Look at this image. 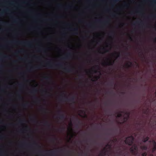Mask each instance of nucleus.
I'll return each instance as SVG.
<instances>
[{
    "label": "nucleus",
    "mask_w": 156,
    "mask_h": 156,
    "mask_svg": "<svg viewBox=\"0 0 156 156\" xmlns=\"http://www.w3.org/2000/svg\"><path fill=\"white\" fill-rule=\"evenodd\" d=\"M60 96L62 98L60 100L61 101H67L68 102H72L74 104L75 103V97L74 96H73L71 98H68L66 95L64 93H62L60 95Z\"/></svg>",
    "instance_id": "obj_1"
},
{
    "label": "nucleus",
    "mask_w": 156,
    "mask_h": 156,
    "mask_svg": "<svg viewBox=\"0 0 156 156\" xmlns=\"http://www.w3.org/2000/svg\"><path fill=\"white\" fill-rule=\"evenodd\" d=\"M10 43L17 44L21 45H24L26 46L30 47L31 46V42L27 41H13L9 42Z\"/></svg>",
    "instance_id": "obj_2"
},
{
    "label": "nucleus",
    "mask_w": 156,
    "mask_h": 156,
    "mask_svg": "<svg viewBox=\"0 0 156 156\" xmlns=\"http://www.w3.org/2000/svg\"><path fill=\"white\" fill-rule=\"evenodd\" d=\"M134 137L133 136L131 135L126 138L125 142L126 144L129 146H131L133 143Z\"/></svg>",
    "instance_id": "obj_3"
},
{
    "label": "nucleus",
    "mask_w": 156,
    "mask_h": 156,
    "mask_svg": "<svg viewBox=\"0 0 156 156\" xmlns=\"http://www.w3.org/2000/svg\"><path fill=\"white\" fill-rule=\"evenodd\" d=\"M45 66L49 68H53L55 66H57L62 68V63H57L55 65H54L53 64H51L50 62H48L46 64Z\"/></svg>",
    "instance_id": "obj_4"
},
{
    "label": "nucleus",
    "mask_w": 156,
    "mask_h": 156,
    "mask_svg": "<svg viewBox=\"0 0 156 156\" xmlns=\"http://www.w3.org/2000/svg\"><path fill=\"white\" fill-rule=\"evenodd\" d=\"M58 118L61 120H64L66 119L65 116L63 113V111L61 110H59L58 112Z\"/></svg>",
    "instance_id": "obj_5"
},
{
    "label": "nucleus",
    "mask_w": 156,
    "mask_h": 156,
    "mask_svg": "<svg viewBox=\"0 0 156 156\" xmlns=\"http://www.w3.org/2000/svg\"><path fill=\"white\" fill-rule=\"evenodd\" d=\"M63 69L65 71L67 72L71 73L73 71L74 68L72 67H68L64 68Z\"/></svg>",
    "instance_id": "obj_6"
},
{
    "label": "nucleus",
    "mask_w": 156,
    "mask_h": 156,
    "mask_svg": "<svg viewBox=\"0 0 156 156\" xmlns=\"http://www.w3.org/2000/svg\"><path fill=\"white\" fill-rule=\"evenodd\" d=\"M57 152V151H49L48 153H46L47 155H49L51 156H55V153Z\"/></svg>",
    "instance_id": "obj_7"
},
{
    "label": "nucleus",
    "mask_w": 156,
    "mask_h": 156,
    "mask_svg": "<svg viewBox=\"0 0 156 156\" xmlns=\"http://www.w3.org/2000/svg\"><path fill=\"white\" fill-rule=\"evenodd\" d=\"M44 125V126H46L48 128H50L51 127V124L48 121H45L43 122Z\"/></svg>",
    "instance_id": "obj_8"
},
{
    "label": "nucleus",
    "mask_w": 156,
    "mask_h": 156,
    "mask_svg": "<svg viewBox=\"0 0 156 156\" xmlns=\"http://www.w3.org/2000/svg\"><path fill=\"white\" fill-rule=\"evenodd\" d=\"M114 62V61H109L108 62H104L103 63V65H108V66H112Z\"/></svg>",
    "instance_id": "obj_9"
},
{
    "label": "nucleus",
    "mask_w": 156,
    "mask_h": 156,
    "mask_svg": "<svg viewBox=\"0 0 156 156\" xmlns=\"http://www.w3.org/2000/svg\"><path fill=\"white\" fill-rule=\"evenodd\" d=\"M30 120L33 122L36 123L37 124H38L39 122L36 120V118L35 116L31 117L30 118Z\"/></svg>",
    "instance_id": "obj_10"
},
{
    "label": "nucleus",
    "mask_w": 156,
    "mask_h": 156,
    "mask_svg": "<svg viewBox=\"0 0 156 156\" xmlns=\"http://www.w3.org/2000/svg\"><path fill=\"white\" fill-rule=\"evenodd\" d=\"M71 54L70 53H69L66 55V56L63 57L62 59L63 60L67 59L69 58L71 56Z\"/></svg>",
    "instance_id": "obj_11"
},
{
    "label": "nucleus",
    "mask_w": 156,
    "mask_h": 156,
    "mask_svg": "<svg viewBox=\"0 0 156 156\" xmlns=\"http://www.w3.org/2000/svg\"><path fill=\"white\" fill-rule=\"evenodd\" d=\"M125 114L128 115V117L124 118V122H126L129 117L130 113L129 112H126Z\"/></svg>",
    "instance_id": "obj_12"
},
{
    "label": "nucleus",
    "mask_w": 156,
    "mask_h": 156,
    "mask_svg": "<svg viewBox=\"0 0 156 156\" xmlns=\"http://www.w3.org/2000/svg\"><path fill=\"white\" fill-rule=\"evenodd\" d=\"M37 90L36 88H34L30 92V93L33 94H35L37 92Z\"/></svg>",
    "instance_id": "obj_13"
},
{
    "label": "nucleus",
    "mask_w": 156,
    "mask_h": 156,
    "mask_svg": "<svg viewBox=\"0 0 156 156\" xmlns=\"http://www.w3.org/2000/svg\"><path fill=\"white\" fill-rule=\"evenodd\" d=\"M72 31L74 32V34L76 35L78 34L77 32L78 31V28H74L72 29Z\"/></svg>",
    "instance_id": "obj_14"
},
{
    "label": "nucleus",
    "mask_w": 156,
    "mask_h": 156,
    "mask_svg": "<svg viewBox=\"0 0 156 156\" xmlns=\"http://www.w3.org/2000/svg\"><path fill=\"white\" fill-rule=\"evenodd\" d=\"M44 92L45 94L47 96H50L51 95V94L48 92L47 90H42V92Z\"/></svg>",
    "instance_id": "obj_15"
},
{
    "label": "nucleus",
    "mask_w": 156,
    "mask_h": 156,
    "mask_svg": "<svg viewBox=\"0 0 156 156\" xmlns=\"http://www.w3.org/2000/svg\"><path fill=\"white\" fill-rule=\"evenodd\" d=\"M34 97L35 100V102L37 103H40V100L37 98L35 95H34Z\"/></svg>",
    "instance_id": "obj_16"
},
{
    "label": "nucleus",
    "mask_w": 156,
    "mask_h": 156,
    "mask_svg": "<svg viewBox=\"0 0 156 156\" xmlns=\"http://www.w3.org/2000/svg\"><path fill=\"white\" fill-rule=\"evenodd\" d=\"M40 66H37L34 67H30V69L29 70H28V71H31L35 68L38 69L40 68Z\"/></svg>",
    "instance_id": "obj_17"
},
{
    "label": "nucleus",
    "mask_w": 156,
    "mask_h": 156,
    "mask_svg": "<svg viewBox=\"0 0 156 156\" xmlns=\"http://www.w3.org/2000/svg\"><path fill=\"white\" fill-rule=\"evenodd\" d=\"M132 65V63L131 62H129L128 63H127L126 64V66L127 67H130Z\"/></svg>",
    "instance_id": "obj_18"
},
{
    "label": "nucleus",
    "mask_w": 156,
    "mask_h": 156,
    "mask_svg": "<svg viewBox=\"0 0 156 156\" xmlns=\"http://www.w3.org/2000/svg\"><path fill=\"white\" fill-rule=\"evenodd\" d=\"M149 137L148 136H147L145 137H144L143 141V142H146L147 141H148L149 140Z\"/></svg>",
    "instance_id": "obj_19"
},
{
    "label": "nucleus",
    "mask_w": 156,
    "mask_h": 156,
    "mask_svg": "<svg viewBox=\"0 0 156 156\" xmlns=\"http://www.w3.org/2000/svg\"><path fill=\"white\" fill-rule=\"evenodd\" d=\"M47 110H48V109L46 108H45L42 107L41 108V110L42 112H44L45 113H46L47 111Z\"/></svg>",
    "instance_id": "obj_20"
},
{
    "label": "nucleus",
    "mask_w": 156,
    "mask_h": 156,
    "mask_svg": "<svg viewBox=\"0 0 156 156\" xmlns=\"http://www.w3.org/2000/svg\"><path fill=\"white\" fill-rule=\"evenodd\" d=\"M132 147H133V149L135 151H137L138 147L137 146L136 144H134Z\"/></svg>",
    "instance_id": "obj_21"
},
{
    "label": "nucleus",
    "mask_w": 156,
    "mask_h": 156,
    "mask_svg": "<svg viewBox=\"0 0 156 156\" xmlns=\"http://www.w3.org/2000/svg\"><path fill=\"white\" fill-rule=\"evenodd\" d=\"M44 79L47 81H50L51 80V78L49 76H46V77H44Z\"/></svg>",
    "instance_id": "obj_22"
},
{
    "label": "nucleus",
    "mask_w": 156,
    "mask_h": 156,
    "mask_svg": "<svg viewBox=\"0 0 156 156\" xmlns=\"http://www.w3.org/2000/svg\"><path fill=\"white\" fill-rule=\"evenodd\" d=\"M9 11V10L8 9H4L3 10V12L0 14V17L2 16L3 15V13L4 12H8Z\"/></svg>",
    "instance_id": "obj_23"
},
{
    "label": "nucleus",
    "mask_w": 156,
    "mask_h": 156,
    "mask_svg": "<svg viewBox=\"0 0 156 156\" xmlns=\"http://www.w3.org/2000/svg\"><path fill=\"white\" fill-rule=\"evenodd\" d=\"M130 152L132 154H134L135 153V151L133 148V147H131L130 148Z\"/></svg>",
    "instance_id": "obj_24"
},
{
    "label": "nucleus",
    "mask_w": 156,
    "mask_h": 156,
    "mask_svg": "<svg viewBox=\"0 0 156 156\" xmlns=\"http://www.w3.org/2000/svg\"><path fill=\"white\" fill-rule=\"evenodd\" d=\"M33 144H34L37 147L39 148L40 149L41 148V147L37 143H36L35 142H34L33 143Z\"/></svg>",
    "instance_id": "obj_25"
},
{
    "label": "nucleus",
    "mask_w": 156,
    "mask_h": 156,
    "mask_svg": "<svg viewBox=\"0 0 156 156\" xmlns=\"http://www.w3.org/2000/svg\"><path fill=\"white\" fill-rule=\"evenodd\" d=\"M123 113V112L122 111L120 112L119 113H118L117 115V117L118 118H120L122 116V113Z\"/></svg>",
    "instance_id": "obj_26"
},
{
    "label": "nucleus",
    "mask_w": 156,
    "mask_h": 156,
    "mask_svg": "<svg viewBox=\"0 0 156 156\" xmlns=\"http://www.w3.org/2000/svg\"><path fill=\"white\" fill-rule=\"evenodd\" d=\"M142 149L144 150H147V147L146 146H142L140 147Z\"/></svg>",
    "instance_id": "obj_27"
},
{
    "label": "nucleus",
    "mask_w": 156,
    "mask_h": 156,
    "mask_svg": "<svg viewBox=\"0 0 156 156\" xmlns=\"http://www.w3.org/2000/svg\"><path fill=\"white\" fill-rule=\"evenodd\" d=\"M106 148H104V150L102 151V153L100 154V155L102 156L103 153V154H105L106 152Z\"/></svg>",
    "instance_id": "obj_28"
},
{
    "label": "nucleus",
    "mask_w": 156,
    "mask_h": 156,
    "mask_svg": "<svg viewBox=\"0 0 156 156\" xmlns=\"http://www.w3.org/2000/svg\"><path fill=\"white\" fill-rule=\"evenodd\" d=\"M29 105V103L28 102H27L26 103L23 104L22 106L24 107H28Z\"/></svg>",
    "instance_id": "obj_29"
},
{
    "label": "nucleus",
    "mask_w": 156,
    "mask_h": 156,
    "mask_svg": "<svg viewBox=\"0 0 156 156\" xmlns=\"http://www.w3.org/2000/svg\"><path fill=\"white\" fill-rule=\"evenodd\" d=\"M99 78V77L95 76V79L92 78L91 79V80L93 82H94L97 80Z\"/></svg>",
    "instance_id": "obj_30"
},
{
    "label": "nucleus",
    "mask_w": 156,
    "mask_h": 156,
    "mask_svg": "<svg viewBox=\"0 0 156 156\" xmlns=\"http://www.w3.org/2000/svg\"><path fill=\"white\" fill-rule=\"evenodd\" d=\"M1 24H2V25H8V24L7 23H6L5 22H2L1 23H0V25Z\"/></svg>",
    "instance_id": "obj_31"
},
{
    "label": "nucleus",
    "mask_w": 156,
    "mask_h": 156,
    "mask_svg": "<svg viewBox=\"0 0 156 156\" xmlns=\"http://www.w3.org/2000/svg\"><path fill=\"white\" fill-rule=\"evenodd\" d=\"M115 32L114 31H112L109 34V35H113L115 34Z\"/></svg>",
    "instance_id": "obj_32"
},
{
    "label": "nucleus",
    "mask_w": 156,
    "mask_h": 156,
    "mask_svg": "<svg viewBox=\"0 0 156 156\" xmlns=\"http://www.w3.org/2000/svg\"><path fill=\"white\" fill-rule=\"evenodd\" d=\"M115 55H116L117 56V57H119L120 56V53L119 52L118 53H115Z\"/></svg>",
    "instance_id": "obj_33"
},
{
    "label": "nucleus",
    "mask_w": 156,
    "mask_h": 156,
    "mask_svg": "<svg viewBox=\"0 0 156 156\" xmlns=\"http://www.w3.org/2000/svg\"><path fill=\"white\" fill-rule=\"evenodd\" d=\"M147 153L146 152H144L142 154V156H147Z\"/></svg>",
    "instance_id": "obj_34"
},
{
    "label": "nucleus",
    "mask_w": 156,
    "mask_h": 156,
    "mask_svg": "<svg viewBox=\"0 0 156 156\" xmlns=\"http://www.w3.org/2000/svg\"><path fill=\"white\" fill-rule=\"evenodd\" d=\"M18 85L19 87L21 88L23 86V85L22 83H18Z\"/></svg>",
    "instance_id": "obj_35"
},
{
    "label": "nucleus",
    "mask_w": 156,
    "mask_h": 156,
    "mask_svg": "<svg viewBox=\"0 0 156 156\" xmlns=\"http://www.w3.org/2000/svg\"><path fill=\"white\" fill-rule=\"evenodd\" d=\"M57 6L59 8H60L62 6V4H58Z\"/></svg>",
    "instance_id": "obj_36"
},
{
    "label": "nucleus",
    "mask_w": 156,
    "mask_h": 156,
    "mask_svg": "<svg viewBox=\"0 0 156 156\" xmlns=\"http://www.w3.org/2000/svg\"><path fill=\"white\" fill-rule=\"evenodd\" d=\"M65 129V127H62L60 128V130L61 131H62L63 130H64Z\"/></svg>",
    "instance_id": "obj_37"
},
{
    "label": "nucleus",
    "mask_w": 156,
    "mask_h": 156,
    "mask_svg": "<svg viewBox=\"0 0 156 156\" xmlns=\"http://www.w3.org/2000/svg\"><path fill=\"white\" fill-rule=\"evenodd\" d=\"M77 120L78 121V122L79 124H81V122L79 119H77Z\"/></svg>",
    "instance_id": "obj_38"
},
{
    "label": "nucleus",
    "mask_w": 156,
    "mask_h": 156,
    "mask_svg": "<svg viewBox=\"0 0 156 156\" xmlns=\"http://www.w3.org/2000/svg\"><path fill=\"white\" fill-rule=\"evenodd\" d=\"M18 19H14V23H17V22L18 21Z\"/></svg>",
    "instance_id": "obj_39"
},
{
    "label": "nucleus",
    "mask_w": 156,
    "mask_h": 156,
    "mask_svg": "<svg viewBox=\"0 0 156 156\" xmlns=\"http://www.w3.org/2000/svg\"><path fill=\"white\" fill-rule=\"evenodd\" d=\"M102 49L105 51V52H108V50L106 49L105 48H103Z\"/></svg>",
    "instance_id": "obj_40"
},
{
    "label": "nucleus",
    "mask_w": 156,
    "mask_h": 156,
    "mask_svg": "<svg viewBox=\"0 0 156 156\" xmlns=\"http://www.w3.org/2000/svg\"><path fill=\"white\" fill-rule=\"evenodd\" d=\"M154 150H156V145H154V147L153 149V151Z\"/></svg>",
    "instance_id": "obj_41"
},
{
    "label": "nucleus",
    "mask_w": 156,
    "mask_h": 156,
    "mask_svg": "<svg viewBox=\"0 0 156 156\" xmlns=\"http://www.w3.org/2000/svg\"><path fill=\"white\" fill-rule=\"evenodd\" d=\"M103 23L105 24H107L108 23V21L107 20H106L105 21H104V22H103Z\"/></svg>",
    "instance_id": "obj_42"
},
{
    "label": "nucleus",
    "mask_w": 156,
    "mask_h": 156,
    "mask_svg": "<svg viewBox=\"0 0 156 156\" xmlns=\"http://www.w3.org/2000/svg\"><path fill=\"white\" fill-rule=\"evenodd\" d=\"M3 57L4 58H9V56L5 55V56H4Z\"/></svg>",
    "instance_id": "obj_43"
},
{
    "label": "nucleus",
    "mask_w": 156,
    "mask_h": 156,
    "mask_svg": "<svg viewBox=\"0 0 156 156\" xmlns=\"http://www.w3.org/2000/svg\"><path fill=\"white\" fill-rule=\"evenodd\" d=\"M72 6L70 5H69L67 6V9H70L72 7Z\"/></svg>",
    "instance_id": "obj_44"
},
{
    "label": "nucleus",
    "mask_w": 156,
    "mask_h": 156,
    "mask_svg": "<svg viewBox=\"0 0 156 156\" xmlns=\"http://www.w3.org/2000/svg\"><path fill=\"white\" fill-rule=\"evenodd\" d=\"M18 97L20 99H21L22 98L20 94H18Z\"/></svg>",
    "instance_id": "obj_45"
},
{
    "label": "nucleus",
    "mask_w": 156,
    "mask_h": 156,
    "mask_svg": "<svg viewBox=\"0 0 156 156\" xmlns=\"http://www.w3.org/2000/svg\"><path fill=\"white\" fill-rule=\"evenodd\" d=\"M23 121H24V120H20L19 121V123H22L23 122Z\"/></svg>",
    "instance_id": "obj_46"
},
{
    "label": "nucleus",
    "mask_w": 156,
    "mask_h": 156,
    "mask_svg": "<svg viewBox=\"0 0 156 156\" xmlns=\"http://www.w3.org/2000/svg\"><path fill=\"white\" fill-rule=\"evenodd\" d=\"M23 50H21L19 51H18V53H22V52H23Z\"/></svg>",
    "instance_id": "obj_47"
},
{
    "label": "nucleus",
    "mask_w": 156,
    "mask_h": 156,
    "mask_svg": "<svg viewBox=\"0 0 156 156\" xmlns=\"http://www.w3.org/2000/svg\"><path fill=\"white\" fill-rule=\"evenodd\" d=\"M119 1V0H112V1L114 3L117 2Z\"/></svg>",
    "instance_id": "obj_48"
},
{
    "label": "nucleus",
    "mask_w": 156,
    "mask_h": 156,
    "mask_svg": "<svg viewBox=\"0 0 156 156\" xmlns=\"http://www.w3.org/2000/svg\"><path fill=\"white\" fill-rule=\"evenodd\" d=\"M19 59L21 60H24V59L23 58L20 57L19 58Z\"/></svg>",
    "instance_id": "obj_49"
},
{
    "label": "nucleus",
    "mask_w": 156,
    "mask_h": 156,
    "mask_svg": "<svg viewBox=\"0 0 156 156\" xmlns=\"http://www.w3.org/2000/svg\"><path fill=\"white\" fill-rule=\"evenodd\" d=\"M150 16L151 18H154L155 17V16L154 15H151Z\"/></svg>",
    "instance_id": "obj_50"
},
{
    "label": "nucleus",
    "mask_w": 156,
    "mask_h": 156,
    "mask_svg": "<svg viewBox=\"0 0 156 156\" xmlns=\"http://www.w3.org/2000/svg\"><path fill=\"white\" fill-rule=\"evenodd\" d=\"M128 6V4H125V5H124L125 7H127Z\"/></svg>",
    "instance_id": "obj_51"
},
{
    "label": "nucleus",
    "mask_w": 156,
    "mask_h": 156,
    "mask_svg": "<svg viewBox=\"0 0 156 156\" xmlns=\"http://www.w3.org/2000/svg\"><path fill=\"white\" fill-rule=\"evenodd\" d=\"M153 143L154 145H156V142H155V141H153Z\"/></svg>",
    "instance_id": "obj_52"
},
{
    "label": "nucleus",
    "mask_w": 156,
    "mask_h": 156,
    "mask_svg": "<svg viewBox=\"0 0 156 156\" xmlns=\"http://www.w3.org/2000/svg\"><path fill=\"white\" fill-rule=\"evenodd\" d=\"M56 138H53L52 139V141H55V140H56Z\"/></svg>",
    "instance_id": "obj_53"
},
{
    "label": "nucleus",
    "mask_w": 156,
    "mask_h": 156,
    "mask_svg": "<svg viewBox=\"0 0 156 156\" xmlns=\"http://www.w3.org/2000/svg\"><path fill=\"white\" fill-rule=\"evenodd\" d=\"M154 41L155 43L156 44V37H155L154 40Z\"/></svg>",
    "instance_id": "obj_54"
},
{
    "label": "nucleus",
    "mask_w": 156,
    "mask_h": 156,
    "mask_svg": "<svg viewBox=\"0 0 156 156\" xmlns=\"http://www.w3.org/2000/svg\"><path fill=\"white\" fill-rule=\"evenodd\" d=\"M113 83H110V85L111 86H112L113 85Z\"/></svg>",
    "instance_id": "obj_55"
},
{
    "label": "nucleus",
    "mask_w": 156,
    "mask_h": 156,
    "mask_svg": "<svg viewBox=\"0 0 156 156\" xmlns=\"http://www.w3.org/2000/svg\"><path fill=\"white\" fill-rule=\"evenodd\" d=\"M13 62L14 63H16L17 62V61L16 60H14V61H13Z\"/></svg>",
    "instance_id": "obj_56"
},
{
    "label": "nucleus",
    "mask_w": 156,
    "mask_h": 156,
    "mask_svg": "<svg viewBox=\"0 0 156 156\" xmlns=\"http://www.w3.org/2000/svg\"><path fill=\"white\" fill-rule=\"evenodd\" d=\"M106 147H110V146L109 144H107L106 145Z\"/></svg>",
    "instance_id": "obj_57"
},
{
    "label": "nucleus",
    "mask_w": 156,
    "mask_h": 156,
    "mask_svg": "<svg viewBox=\"0 0 156 156\" xmlns=\"http://www.w3.org/2000/svg\"><path fill=\"white\" fill-rule=\"evenodd\" d=\"M112 16H115V15L114 14H112Z\"/></svg>",
    "instance_id": "obj_58"
},
{
    "label": "nucleus",
    "mask_w": 156,
    "mask_h": 156,
    "mask_svg": "<svg viewBox=\"0 0 156 156\" xmlns=\"http://www.w3.org/2000/svg\"><path fill=\"white\" fill-rule=\"evenodd\" d=\"M93 143L94 144H95L96 143V141H95V140L93 141Z\"/></svg>",
    "instance_id": "obj_59"
},
{
    "label": "nucleus",
    "mask_w": 156,
    "mask_h": 156,
    "mask_svg": "<svg viewBox=\"0 0 156 156\" xmlns=\"http://www.w3.org/2000/svg\"><path fill=\"white\" fill-rule=\"evenodd\" d=\"M126 54L128 55H129V53H128V52L126 53Z\"/></svg>",
    "instance_id": "obj_60"
},
{
    "label": "nucleus",
    "mask_w": 156,
    "mask_h": 156,
    "mask_svg": "<svg viewBox=\"0 0 156 156\" xmlns=\"http://www.w3.org/2000/svg\"><path fill=\"white\" fill-rule=\"evenodd\" d=\"M129 39L131 40H132V38L131 37H129Z\"/></svg>",
    "instance_id": "obj_61"
},
{
    "label": "nucleus",
    "mask_w": 156,
    "mask_h": 156,
    "mask_svg": "<svg viewBox=\"0 0 156 156\" xmlns=\"http://www.w3.org/2000/svg\"><path fill=\"white\" fill-rule=\"evenodd\" d=\"M79 22H80V23H81V22H82L81 20H79Z\"/></svg>",
    "instance_id": "obj_62"
},
{
    "label": "nucleus",
    "mask_w": 156,
    "mask_h": 156,
    "mask_svg": "<svg viewBox=\"0 0 156 156\" xmlns=\"http://www.w3.org/2000/svg\"><path fill=\"white\" fill-rule=\"evenodd\" d=\"M94 72L95 73H96L97 72V70H95L94 71Z\"/></svg>",
    "instance_id": "obj_63"
},
{
    "label": "nucleus",
    "mask_w": 156,
    "mask_h": 156,
    "mask_svg": "<svg viewBox=\"0 0 156 156\" xmlns=\"http://www.w3.org/2000/svg\"><path fill=\"white\" fill-rule=\"evenodd\" d=\"M15 55H16V54H17V52H15Z\"/></svg>",
    "instance_id": "obj_64"
}]
</instances>
